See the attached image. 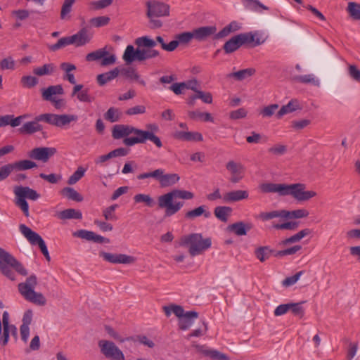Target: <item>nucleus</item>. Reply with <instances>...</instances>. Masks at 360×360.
I'll return each instance as SVG.
<instances>
[{
    "mask_svg": "<svg viewBox=\"0 0 360 360\" xmlns=\"http://www.w3.org/2000/svg\"><path fill=\"white\" fill-rule=\"evenodd\" d=\"M216 32L217 27L215 26H205L193 30L194 39L198 41H203L214 34Z\"/></svg>",
    "mask_w": 360,
    "mask_h": 360,
    "instance_id": "nucleus-23",
    "label": "nucleus"
},
{
    "mask_svg": "<svg viewBox=\"0 0 360 360\" xmlns=\"http://www.w3.org/2000/svg\"><path fill=\"white\" fill-rule=\"evenodd\" d=\"M119 76V70L117 68H115L114 69L101 74L97 77V81L101 85H103Z\"/></svg>",
    "mask_w": 360,
    "mask_h": 360,
    "instance_id": "nucleus-32",
    "label": "nucleus"
},
{
    "mask_svg": "<svg viewBox=\"0 0 360 360\" xmlns=\"http://www.w3.org/2000/svg\"><path fill=\"white\" fill-rule=\"evenodd\" d=\"M55 66L52 63L44 64L33 69V73L37 76L49 75L53 72Z\"/></svg>",
    "mask_w": 360,
    "mask_h": 360,
    "instance_id": "nucleus-40",
    "label": "nucleus"
},
{
    "mask_svg": "<svg viewBox=\"0 0 360 360\" xmlns=\"http://www.w3.org/2000/svg\"><path fill=\"white\" fill-rule=\"evenodd\" d=\"M243 4L248 10L255 12H262V10H268L269 8L258 0H242Z\"/></svg>",
    "mask_w": 360,
    "mask_h": 360,
    "instance_id": "nucleus-33",
    "label": "nucleus"
},
{
    "mask_svg": "<svg viewBox=\"0 0 360 360\" xmlns=\"http://www.w3.org/2000/svg\"><path fill=\"white\" fill-rule=\"evenodd\" d=\"M198 314L194 311H190L185 313V315L179 321V327L181 330H185L190 328L193 323L194 319H197Z\"/></svg>",
    "mask_w": 360,
    "mask_h": 360,
    "instance_id": "nucleus-26",
    "label": "nucleus"
},
{
    "mask_svg": "<svg viewBox=\"0 0 360 360\" xmlns=\"http://www.w3.org/2000/svg\"><path fill=\"white\" fill-rule=\"evenodd\" d=\"M15 62L13 57L8 56L0 61V69L1 70H14Z\"/></svg>",
    "mask_w": 360,
    "mask_h": 360,
    "instance_id": "nucleus-51",
    "label": "nucleus"
},
{
    "mask_svg": "<svg viewBox=\"0 0 360 360\" xmlns=\"http://www.w3.org/2000/svg\"><path fill=\"white\" fill-rule=\"evenodd\" d=\"M2 325L4 328L3 336L0 338V342L2 345L8 343L9 338V314L7 311H4L2 315Z\"/></svg>",
    "mask_w": 360,
    "mask_h": 360,
    "instance_id": "nucleus-31",
    "label": "nucleus"
},
{
    "mask_svg": "<svg viewBox=\"0 0 360 360\" xmlns=\"http://www.w3.org/2000/svg\"><path fill=\"white\" fill-rule=\"evenodd\" d=\"M193 198L194 194L191 191L174 189L160 195L158 198V204L160 208L165 210V217H171L177 213L184 205L183 201H177V199L191 200Z\"/></svg>",
    "mask_w": 360,
    "mask_h": 360,
    "instance_id": "nucleus-2",
    "label": "nucleus"
},
{
    "mask_svg": "<svg viewBox=\"0 0 360 360\" xmlns=\"http://www.w3.org/2000/svg\"><path fill=\"white\" fill-rule=\"evenodd\" d=\"M117 207V205H112L105 208L103 211V214L107 221H115L117 220V217L115 214V211Z\"/></svg>",
    "mask_w": 360,
    "mask_h": 360,
    "instance_id": "nucleus-55",
    "label": "nucleus"
},
{
    "mask_svg": "<svg viewBox=\"0 0 360 360\" xmlns=\"http://www.w3.org/2000/svg\"><path fill=\"white\" fill-rule=\"evenodd\" d=\"M60 67V69L64 72L63 78L71 84H75L76 80L72 72L76 70V66L70 63H62Z\"/></svg>",
    "mask_w": 360,
    "mask_h": 360,
    "instance_id": "nucleus-28",
    "label": "nucleus"
},
{
    "mask_svg": "<svg viewBox=\"0 0 360 360\" xmlns=\"http://www.w3.org/2000/svg\"><path fill=\"white\" fill-rule=\"evenodd\" d=\"M243 44H249L252 46H257L265 41L263 35L257 32H250L240 34Z\"/></svg>",
    "mask_w": 360,
    "mask_h": 360,
    "instance_id": "nucleus-19",
    "label": "nucleus"
},
{
    "mask_svg": "<svg viewBox=\"0 0 360 360\" xmlns=\"http://www.w3.org/2000/svg\"><path fill=\"white\" fill-rule=\"evenodd\" d=\"M204 215L205 218H209L211 216V213L209 211H206L204 205L199 206L192 210L187 212L185 214V217L189 219H193L195 217Z\"/></svg>",
    "mask_w": 360,
    "mask_h": 360,
    "instance_id": "nucleus-35",
    "label": "nucleus"
},
{
    "mask_svg": "<svg viewBox=\"0 0 360 360\" xmlns=\"http://www.w3.org/2000/svg\"><path fill=\"white\" fill-rule=\"evenodd\" d=\"M15 203L20 208L26 217L29 216V205L26 199L35 201L40 195L34 189L28 186H18L14 187Z\"/></svg>",
    "mask_w": 360,
    "mask_h": 360,
    "instance_id": "nucleus-8",
    "label": "nucleus"
},
{
    "mask_svg": "<svg viewBox=\"0 0 360 360\" xmlns=\"http://www.w3.org/2000/svg\"><path fill=\"white\" fill-rule=\"evenodd\" d=\"M37 79L34 76H23L21 79V83L25 88H32L37 84Z\"/></svg>",
    "mask_w": 360,
    "mask_h": 360,
    "instance_id": "nucleus-63",
    "label": "nucleus"
},
{
    "mask_svg": "<svg viewBox=\"0 0 360 360\" xmlns=\"http://www.w3.org/2000/svg\"><path fill=\"white\" fill-rule=\"evenodd\" d=\"M138 49H135L132 45H128L122 56V59L127 64H131L134 61H139V56L137 53Z\"/></svg>",
    "mask_w": 360,
    "mask_h": 360,
    "instance_id": "nucleus-30",
    "label": "nucleus"
},
{
    "mask_svg": "<svg viewBox=\"0 0 360 360\" xmlns=\"http://www.w3.org/2000/svg\"><path fill=\"white\" fill-rule=\"evenodd\" d=\"M295 80L302 84H311L316 87H319L320 84L319 79L314 74L297 76Z\"/></svg>",
    "mask_w": 360,
    "mask_h": 360,
    "instance_id": "nucleus-37",
    "label": "nucleus"
},
{
    "mask_svg": "<svg viewBox=\"0 0 360 360\" xmlns=\"http://www.w3.org/2000/svg\"><path fill=\"white\" fill-rule=\"evenodd\" d=\"M77 0H63L61 6L60 17L62 20L70 18L69 15L72 10V6Z\"/></svg>",
    "mask_w": 360,
    "mask_h": 360,
    "instance_id": "nucleus-38",
    "label": "nucleus"
},
{
    "mask_svg": "<svg viewBox=\"0 0 360 360\" xmlns=\"http://www.w3.org/2000/svg\"><path fill=\"white\" fill-rule=\"evenodd\" d=\"M268 152L274 155H283L287 152V146L283 144H276L270 147Z\"/></svg>",
    "mask_w": 360,
    "mask_h": 360,
    "instance_id": "nucleus-60",
    "label": "nucleus"
},
{
    "mask_svg": "<svg viewBox=\"0 0 360 360\" xmlns=\"http://www.w3.org/2000/svg\"><path fill=\"white\" fill-rule=\"evenodd\" d=\"M312 231L309 229H304L297 233L294 234L293 236L285 238V240H282L281 242V245H288L291 243H295L299 241H300L305 236L311 234Z\"/></svg>",
    "mask_w": 360,
    "mask_h": 360,
    "instance_id": "nucleus-27",
    "label": "nucleus"
},
{
    "mask_svg": "<svg viewBox=\"0 0 360 360\" xmlns=\"http://www.w3.org/2000/svg\"><path fill=\"white\" fill-rule=\"evenodd\" d=\"M37 285V278L34 274H32L25 282L18 284V290L27 301L39 306H44L46 303V300L42 293L34 291Z\"/></svg>",
    "mask_w": 360,
    "mask_h": 360,
    "instance_id": "nucleus-4",
    "label": "nucleus"
},
{
    "mask_svg": "<svg viewBox=\"0 0 360 360\" xmlns=\"http://www.w3.org/2000/svg\"><path fill=\"white\" fill-rule=\"evenodd\" d=\"M69 45H72V41H71L70 36L62 37L57 41V43L51 45H48V49L51 51H56Z\"/></svg>",
    "mask_w": 360,
    "mask_h": 360,
    "instance_id": "nucleus-43",
    "label": "nucleus"
},
{
    "mask_svg": "<svg viewBox=\"0 0 360 360\" xmlns=\"http://www.w3.org/2000/svg\"><path fill=\"white\" fill-rule=\"evenodd\" d=\"M119 70V75L130 79L139 78V75L132 68L117 67Z\"/></svg>",
    "mask_w": 360,
    "mask_h": 360,
    "instance_id": "nucleus-45",
    "label": "nucleus"
},
{
    "mask_svg": "<svg viewBox=\"0 0 360 360\" xmlns=\"http://www.w3.org/2000/svg\"><path fill=\"white\" fill-rule=\"evenodd\" d=\"M72 98H77L81 102L91 103L93 98L87 91H72Z\"/></svg>",
    "mask_w": 360,
    "mask_h": 360,
    "instance_id": "nucleus-61",
    "label": "nucleus"
},
{
    "mask_svg": "<svg viewBox=\"0 0 360 360\" xmlns=\"http://www.w3.org/2000/svg\"><path fill=\"white\" fill-rule=\"evenodd\" d=\"M15 170L13 163L0 167V181L6 179Z\"/></svg>",
    "mask_w": 360,
    "mask_h": 360,
    "instance_id": "nucleus-62",
    "label": "nucleus"
},
{
    "mask_svg": "<svg viewBox=\"0 0 360 360\" xmlns=\"http://www.w3.org/2000/svg\"><path fill=\"white\" fill-rule=\"evenodd\" d=\"M264 193H276L281 196L291 195L298 202L307 201L316 197L317 193L314 191H306V185L301 183L285 184L265 183L260 186Z\"/></svg>",
    "mask_w": 360,
    "mask_h": 360,
    "instance_id": "nucleus-1",
    "label": "nucleus"
},
{
    "mask_svg": "<svg viewBox=\"0 0 360 360\" xmlns=\"http://www.w3.org/2000/svg\"><path fill=\"white\" fill-rule=\"evenodd\" d=\"M135 44L139 47L137 52L139 61L155 58L159 55L158 51L151 49L156 45L155 40L147 36L137 38Z\"/></svg>",
    "mask_w": 360,
    "mask_h": 360,
    "instance_id": "nucleus-9",
    "label": "nucleus"
},
{
    "mask_svg": "<svg viewBox=\"0 0 360 360\" xmlns=\"http://www.w3.org/2000/svg\"><path fill=\"white\" fill-rule=\"evenodd\" d=\"M180 179L177 174H163L160 185L162 187L170 186L177 183Z\"/></svg>",
    "mask_w": 360,
    "mask_h": 360,
    "instance_id": "nucleus-44",
    "label": "nucleus"
},
{
    "mask_svg": "<svg viewBox=\"0 0 360 360\" xmlns=\"http://www.w3.org/2000/svg\"><path fill=\"white\" fill-rule=\"evenodd\" d=\"M249 197V192L246 190H233L223 195V201L226 203L238 202L246 200Z\"/></svg>",
    "mask_w": 360,
    "mask_h": 360,
    "instance_id": "nucleus-21",
    "label": "nucleus"
},
{
    "mask_svg": "<svg viewBox=\"0 0 360 360\" xmlns=\"http://www.w3.org/2000/svg\"><path fill=\"white\" fill-rule=\"evenodd\" d=\"M303 108L304 103L302 101L297 99H292L286 105L281 107V108L278 111L276 117L278 118H281L286 114L291 113L297 110H301Z\"/></svg>",
    "mask_w": 360,
    "mask_h": 360,
    "instance_id": "nucleus-20",
    "label": "nucleus"
},
{
    "mask_svg": "<svg viewBox=\"0 0 360 360\" xmlns=\"http://www.w3.org/2000/svg\"><path fill=\"white\" fill-rule=\"evenodd\" d=\"M134 200L137 203L144 202L149 207H152L154 202L153 198L148 194H136L134 195Z\"/></svg>",
    "mask_w": 360,
    "mask_h": 360,
    "instance_id": "nucleus-58",
    "label": "nucleus"
},
{
    "mask_svg": "<svg viewBox=\"0 0 360 360\" xmlns=\"http://www.w3.org/2000/svg\"><path fill=\"white\" fill-rule=\"evenodd\" d=\"M56 216L60 219H80L82 217V214L79 210L70 208L59 212H57Z\"/></svg>",
    "mask_w": 360,
    "mask_h": 360,
    "instance_id": "nucleus-29",
    "label": "nucleus"
},
{
    "mask_svg": "<svg viewBox=\"0 0 360 360\" xmlns=\"http://www.w3.org/2000/svg\"><path fill=\"white\" fill-rule=\"evenodd\" d=\"M113 0H99L89 3V8L91 11L101 10L110 6Z\"/></svg>",
    "mask_w": 360,
    "mask_h": 360,
    "instance_id": "nucleus-47",
    "label": "nucleus"
},
{
    "mask_svg": "<svg viewBox=\"0 0 360 360\" xmlns=\"http://www.w3.org/2000/svg\"><path fill=\"white\" fill-rule=\"evenodd\" d=\"M138 133L141 135V132L139 129L135 128L131 125L126 124H116L113 127L112 130V136L115 139H120L122 138H129V136L133 134V136H138Z\"/></svg>",
    "mask_w": 360,
    "mask_h": 360,
    "instance_id": "nucleus-15",
    "label": "nucleus"
},
{
    "mask_svg": "<svg viewBox=\"0 0 360 360\" xmlns=\"http://www.w3.org/2000/svg\"><path fill=\"white\" fill-rule=\"evenodd\" d=\"M210 238H203L200 233H191L181 237L180 245L188 248L189 254L194 257L200 255L211 247Z\"/></svg>",
    "mask_w": 360,
    "mask_h": 360,
    "instance_id": "nucleus-5",
    "label": "nucleus"
},
{
    "mask_svg": "<svg viewBox=\"0 0 360 360\" xmlns=\"http://www.w3.org/2000/svg\"><path fill=\"white\" fill-rule=\"evenodd\" d=\"M147 130L139 129L141 132V135L138 133V136H130L123 140V143L127 146H133L139 143H145L146 141L149 140L153 142L158 148L162 146V143L160 139L155 135L159 131V127L155 123L148 124L146 125Z\"/></svg>",
    "mask_w": 360,
    "mask_h": 360,
    "instance_id": "nucleus-7",
    "label": "nucleus"
},
{
    "mask_svg": "<svg viewBox=\"0 0 360 360\" xmlns=\"http://www.w3.org/2000/svg\"><path fill=\"white\" fill-rule=\"evenodd\" d=\"M302 249V246L300 245H296L290 248H287L283 250H280L274 252V255L276 257H282L285 255H292L295 254L297 252L300 251Z\"/></svg>",
    "mask_w": 360,
    "mask_h": 360,
    "instance_id": "nucleus-53",
    "label": "nucleus"
},
{
    "mask_svg": "<svg viewBox=\"0 0 360 360\" xmlns=\"http://www.w3.org/2000/svg\"><path fill=\"white\" fill-rule=\"evenodd\" d=\"M99 256L105 261L112 264H129L136 262L134 257L125 254H113L101 251L99 252Z\"/></svg>",
    "mask_w": 360,
    "mask_h": 360,
    "instance_id": "nucleus-14",
    "label": "nucleus"
},
{
    "mask_svg": "<svg viewBox=\"0 0 360 360\" xmlns=\"http://www.w3.org/2000/svg\"><path fill=\"white\" fill-rule=\"evenodd\" d=\"M64 91H42L44 100L51 102L56 108H61L65 105L63 98Z\"/></svg>",
    "mask_w": 360,
    "mask_h": 360,
    "instance_id": "nucleus-18",
    "label": "nucleus"
},
{
    "mask_svg": "<svg viewBox=\"0 0 360 360\" xmlns=\"http://www.w3.org/2000/svg\"><path fill=\"white\" fill-rule=\"evenodd\" d=\"M299 226L297 221H287L283 224H273V228L276 229H285V230H296Z\"/></svg>",
    "mask_w": 360,
    "mask_h": 360,
    "instance_id": "nucleus-59",
    "label": "nucleus"
},
{
    "mask_svg": "<svg viewBox=\"0 0 360 360\" xmlns=\"http://www.w3.org/2000/svg\"><path fill=\"white\" fill-rule=\"evenodd\" d=\"M15 272L25 276L27 271L10 252L0 248V273L11 281H15Z\"/></svg>",
    "mask_w": 360,
    "mask_h": 360,
    "instance_id": "nucleus-3",
    "label": "nucleus"
},
{
    "mask_svg": "<svg viewBox=\"0 0 360 360\" xmlns=\"http://www.w3.org/2000/svg\"><path fill=\"white\" fill-rule=\"evenodd\" d=\"M228 230L234 232L237 236H245L247 234V229H250V226H248L242 221L234 223L228 226Z\"/></svg>",
    "mask_w": 360,
    "mask_h": 360,
    "instance_id": "nucleus-39",
    "label": "nucleus"
},
{
    "mask_svg": "<svg viewBox=\"0 0 360 360\" xmlns=\"http://www.w3.org/2000/svg\"><path fill=\"white\" fill-rule=\"evenodd\" d=\"M101 352L108 359L112 360H124L122 352L113 342L101 340L98 343Z\"/></svg>",
    "mask_w": 360,
    "mask_h": 360,
    "instance_id": "nucleus-12",
    "label": "nucleus"
},
{
    "mask_svg": "<svg viewBox=\"0 0 360 360\" xmlns=\"http://www.w3.org/2000/svg\"><path fill=\"white\" fill-rule=\"evenodd\" d=\"M155 43L158 42L160 44L162 49L167 51H172L175 50L177 47V42L171 41L169 43L167 44L165 42L163 38L160 36H158L156 37Z\"/></svg>",
    "mask_w": 360,
    "mask_h": 360,
    "instance_id": "nucleus-52",
    "label": "nucleus"
},
{
    "mask_svg": "<svg viewBox=\"0 0 360 360\" xmlns=\"http://www.w3.org/2000/svg\"><path fill=\"white\" fill-rule=\"evenodd\" d=\"M60 194L75 202H82L83 200L82 195L72 187H65L60 191Z\"/></svg>",
    "mask_w": 360,
    "mask_h": 360,
    "instance_id": "nucleus-34",
    "label": "nucleus"
},
{
    "mask_svg": "<svg viewBox=\"0 0 360 360\" xmlns=\"http://www.w3.org/2000/svg\"><path fill=\"white\" fill-rule=\"evenodd\" d=\"M243 45L240 34L233 37L224 45V50L226 53H231Z\"/></svg>",
    "mask_w": 360,
    "mask_h": 360,
    "instance_id": "nucleus-25",
    "label": "nucleus"
},
{
    "mask_svg": "<svg viewBox=\"0 0 360 360\" xmlns=\"http://www.w3.org/2000/svg\"><path fill=\"white\" fill-rule=\"evenodd\" d=\"M348 75L353 80L360 82V70L355 65L348 66Z\"/></svg>",
    "mask_w": 360,
    "mask_h": 360,
    "instance_id": "nucleus-64",
    "label": "nucleus"
},
{
    "mask_svg": "<svg viewBox=\"0 0 360 360\" xmlns=\"http://www.w3.org/2000/svg\"><path fill=\"white\" fill-rule=\"evenodd\" d=\"M146 15L149 18L150 26L152 28H160L162 22L157 18L169 15V6L164 2L150 0L146 3Z\"/></svg>",
    "mask_w": 360,
    "mask_h": 360,
    "instance_id": "nucleus-6",
    "label": "nucleus"
},
{
    "mask_svg": "<svg viewBox=\"0 0 360 360\" xmlns=\"http://www.w3.org/2000/svg\"><path fill=\"white\" fill-rule=\"evenodd\" d=\"M108 54V51L105 48L98 49L95 51L88 53L86 56L87 61L98 60L102 59Z\"/></svg>",
    "mask_w": 360,
    "mask_h": 360,
    "instance_id": "nucleus-48",
    "label": "nucleus"
},
{
    "mask_svg": "<svg viewBox=\"0 0 360 360\" xmlns=\"http://www.w3.org/2000/svg\"><path fill=\"white\" fill-rule=\"evenodd\" d=\"M86 169L82 167H79L69 177L68 184L74 185L79 181L84 175Z\"/></svg>",
    "mask_w": 360,
    "mask_h": 360,
    "instance_id": "nucleus-49",
    "label": "nucleus"
},
{
    "mask_svg": "<svg viewBox=\"0 0 360 360\" xmlns=\"http://www.w3.org/2000/svg\"><path fill=\"white\" fill-rule=\"evenodd\" d=\"M93 37V34L86 27L80 29L76 34L70 36L72 45L77 47L83 46L89 43Z\"/></svg>",
    "mask_w": 360,
    "mask_h": 360,
    "instance_id": "nucleus-17",
    "label": "nucleus"
},
{
    "mask_svg": "<svg viewBox=\"0 0 360 360\" xmlns=\"http://www.w3.org/2000/svg\"><path fill=\"white\" fill-rule=\"evenodd\" d=\"M232 212V208L227 206H219L215 207L214 213L215 217L223 222H226L229 216Z\"/></svg>",
    "mask_w": 360,
    "mask_h": 360,
    "instance_id": "nucleus-36",
    "label": "nucleus"
},
{
    "mask_svg": "<svg viewBox=\"0 0 360 360\" xmlns=\"http://www.w3.org/2000/svg\"><path fill=\"white\" fill-rule=\"evenodd\" d=\"M176 38V39L173 41H176L178 46L179 44L188 43L192 39H194V35L193 32H186L178 34Z\"/></svg>",
    "mask_w": 360,
    "mask_h": 360,
    "instance_id": "nucleus-57",
    "label": "nucleus"
},
{
    "mask_svg": "<svg viewBox=\"0 0 360 360\" xmlns=\"http://www.w3.org/2000/svg\"><path fill=\"white\" fill-rule=\"evenodd\" d=\"M20 233L29 241L32 245H38L41 253L47 261H50L51 257L46 247V245L39 234L32 231L25 224L19 226Z\"/></svg>",
    "mask_w": 360,
    "mask_h": 360,
    "instance_id": "nucleus-10",
    "label": "nucleus"
},
{
    "mask_svg": "<svg viewBox=\"0 0 360 360\" xmlns=\"http://www.w3.org/2000/svg\"><path fill=\"white\" fill-rule=\"evenodd\" d=\"M15 170L23 171L37 167L36 162L30 160H23L13 163Z\"/></svg>",
    "mask_w": 360,
    "mask_h": 360,
    "instance_id": "nucleus-41",
    "label": "nucleus"
},
{
    "mask_svg": "<svg viewBox=\"0 0 360 360\" xmlns=\"http://www.w3.org/2000/svg\"><path fill=\"white\" fill-rule=\"evenodd\" d=\"M37 120H41L58 127H62L70 124L71 122L77 121V116L75 115L44 113L39 115Z\"/></svg>",
    "mask_w": 360,
    "mask_h": 360,
    "instance_id": "nucleus-11",
    "label": "nucleus"
},
{
    "mask_svg": "<svg viewBox=\"0 0 360 360\" xmlns=\"http://www.w3.org/2000/svg\"><path fill=\"white\" fill-rule=\"evenodd\" d=\"M38 115L36 116L32 121L27 122L22 125L18 131L22 134H33L36 132L41 131L43 129V127L39 122L41 120H37Z\"/></svg>",
    "mask_w": 360,
    "mask_h": 360,
    "instance_id": "nucleus-22",
    "label": "nucleus"
},
{
    "mask_svg": "<svg viewBox=\"0 0 360 360\" xmlns=\"http://www.w3.org/2000/svg\"><path fill=\"white\" fill-rule=\"evenodd\" d=\"M120 114L118 109L110 108L105 112L104 117L110 122H115L120 120Z\"/></svg>",
    "mask_w": 360,
    "mask_h": 360,
    "instance_id": "nucleus-54",
    "label": "nucleus"
},
{
    "mask_svg": "<svg viewBox=\"0 0 360 360\" xmlns=\"http://www.w3.org/2000/svg\"><path fill=\"white\" fill-rule=\"evenodd\" d=\"M89 22L92 26L100 27L107 25L110 22V18L108 16H98L91 18Z\"/></svg>",
    "mask_w": 360,
    "mask_h": 360,
    "instance_id": "nucleus-56",
    "label": "nucleus"
},
{
    "mask_svg": "<svg viewBox=\"0 0 360 360\" xmlns=\"http://www.w3.org/2000/svg\"><path fill=\"white\" fill-rule=\"evenodd\" d=\"M254 72L255 70L253 69L248 68L231 73L229 75V77L240 81L250 77Z\"/></svg>",
    "mask_w": 360,
    "mask_h": 360,
    "instance_id": "nucleus-46",
    "label": "nucleus"
},
{
    "mask_svg": "<svg viewBox=\"0 0 360 360\" xmlns=\"http://www.w3.org/2000/svg\"><path fill=\"white\" fill-rule=\"evenodd\" d=\"M273 250L267 246H263L257 248L255 252L256 257L262 262L268 259L273 253Z\"/></svg>",
    "mask_w": 360,
    "mask_h": 360,
    "instance_id": "nucleus-42",
    "label": "nucleus"
},
{
    "mask_svg": "<svg viewBox=\"0 0 360 360\" xmlns=\"http://www.w3.org/2000/svg\"><path fill=\"white\" fill-rule=\"evenodd\" d=\"M55 148L38 147L28 152V157L32 160L47 162L51 157L56 153Z\"/></svg>",
    "mask_w": 360,
    "mask_h": 360,
    "instance_id": "nucleus-13",
    "label": "nucleus"
},
{
    "mask_svg": "<svg viewBox=\"0 0 360 360\" xmlns=\"http://www.w3.org/2000/svg\"><path fill=\"white\" fill-rule=\"evenodd\" d=\"M200 88V83L197 79H192L184 82L174 83L170 86L172 91H179L182 89L198 90Z\"/></svg>",
    "mask_w": 360,
    "mask_h": 360,
    "instance_id": "nucleus-24",
    "label": "nucleus"
},
{
    "mask_svg": "<svg viewBox=\"0 0 360 360\" xmlns=\"http://www.w3.org/2000/svg\"><path fill=\"white\" fill-rule=\"evenodd\" d=\"M226 168L231 174L229 180L231 183H238L243 178L244 167L241 164L231 160L226 163Z\"/></svg>",
    "mask_w": 360,
    "mask_h": 360,
    "instance_id": "nucleus-16",
    "label": "nucleus"
},
{
    "mask_svg": "<svg viewBox=\"0 0 360 360\" xmlns=\"http://www.w3.org/2000/svg\"><path fill=\"white\" fill-rule=\"evenodd\" d=\"M347 11L354 20H360V4L355 2H349Z\"/></svg>",
    "mask_w": 360,
    "mask_h": 360,
    "instance_id": "nucleus-50",
    "label": "nucleus"
}]
</instances>
